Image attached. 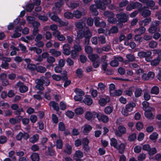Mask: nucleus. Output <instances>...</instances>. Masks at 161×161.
Wrapping results in <instances>:
<instances>
[{"instance_id":"f257e3e1","label":"nucleus","mask_w":161,"mask_h":161,"mask_svg":"<svg viewBox=\"0 0 161 161\" xmlns=\"http://www.w3.org/2000/svg\"><path fill=\"white\" fill-rule=\"evenodd\" d=\"M152 53L151 51L140 52L138 53V55L141 58H145V60L147 62H150L152 59L151 56Z\"/></svg>"},{"instance_id":"f03ea898","label":"nucleus","mask_w":161,"mask_h":161,"mask_svg":"<svg viewBox=\"0 0 161 161\" xmlns=\"http://www.w3.org/2000/svg\"><path fill=\"white\" fill-rule=\"evenodd\" d=\"M76 95L74 97V99L76 101H81L83 99L82 96L85 95L84 92L79 88H76L74 91Z\"/></svg>"},{"instance_id":"7ed1b4c3","label":"nucleus","mask_w":161,"mask_h":161,"mask_svg":"<svg viewBox=\"0 0 161 161\" xmlns=\"http://www.w3.org/2000/svg\"><path fill=\"white\" fill-rule=\"evenodd\" d=\"M139 11L142 16L146 18L149 17L151 14L150 11L148 9L147 7L144 6L140 7L139 9Z\"/></svg>"},{"instance_id":"20e7f679","label":"nucleus","mask_w":161,"mask_h":161,"mask_svg":"<svg viewBox=\"0 0 161 161\" xmlns=\"http://www.w3.org/2000/svg\"><path fill=\"white\" fill-rule=\"evenodd\" d=\"M118 22H126L128 21V16L125 13L121 12L116 15Z\"/></svg>"},{"instance_id":"39448f33","label":"nucleus","mask_w":161,"mask_h":161,"mask_svg":"<svg viewBox=\"0 0 161 161\" xmlns=\"http://www.w3.org/2000/svg\"><path fill=\"white\" fill-rule=\"evenodd\" d=\"M159 21L155 20L152 22L151 26L148 29V31L150 33H153L156 32L158 30V26L160 24Z\"/></svg>"},{"instance_id":"423d86ee","label":"nucleus","mask_w":161,"mask_h":161,"mask_svg":"<svg viewBox=\"0 0 161 161\" xmlns=\"http://www.w3.org/2000/svg\"><path fill=\"white\" fill-rule=\"evenodd\" d=\"M136 104L133 102H131L127 104L126 105L125 109L123 111L124 114L125 116L128 115V112H130L133 110L134 108L136 106Z\"/></svg>"},{"instance_id":"0eeeda50","label":"nucleus","mask_w":161,"mask_h":161,"mask_svg":"<svg viewBox=\"0 0 161 161\" xmlns=\"http://www.w3.org/2000/svg\"><path fill=\"white\" fill-rule=\"evenodd\" d=\"M82 144L83 145V149L86 152H88L90 150L89 146V140L87 137H84L81 140Z\"/></svg>"},{"instance_id":"6e6552de","label":"nucleus","mask_w":161,"mask_h":161,"mask_svg":"<svg viewBox=\"0 0 161 161\" xmlns=\"http://www.w3.org/2000/svg\"><path fill=\"white\" fill-rule=\"evenodd\" d=\"M96 118L99 121H102L104 123H106L109 121L108 117L100 112L97 113Z\"/></svg>"},{"instance_id":"1a4fd4ad","label":"nucleus","mask_w":161,"mask_h":161,"mask_svg":"<svg viewBox=\"0 0 161 161\" xmlns=\"http://www.w3.org/2000/svg\"><path fill=\"white\" fill-rule=\"evenodd\" d=\"M11 108L14 110V113L16 115H20L22 112H23V109L22 108H19V106L17 104H13L11 105Z\"/></svg>"},{"instance_id":"9d476101","label":"nucleus","mask_w":161,"mask_h":161,"mask_svg":"<svg viewBox=\"0 0 161 161\" xmlns=\"http://www.w3.org/2000/svg\"><path fill=\"white\" fill-rule=\"evenodd\" d=\"M19 88V91L20 92L23 93L26 92L28 89L27 86L25 85L22 82H19L17 83L16 87Z\"/></svg>"},{"instance_id":"9b49d317","label":"nucleus","mask_w":161,"mask_h":161,"mask_svg":"<svg viewBox=\"0 0 161 161\" xmlns=\"http://www.w3.org/2000/svg\"><path fill=\"white\" fill-rule=\"evenodd\" d=\"M126 131V128L123 125H120L118 127V131L115 132V135L119 137H121L122 135L125 134Z\"/></svg>"},{"instance_id":"f8f14e48","label":"nucleus","mask_w":161,"mask_h":161,"mask_svg":"<svg viewBox=\"0 0 161 161\" xmlns=\"http://www.w3.org/2000/svg\"><path fill=\"white\" fill-rule=\"evenodd\" d=\"M157 56L153 60H151L150 64L153 66H156L159 64L161 60V53H157Z\"/></svg>"},{"instance_id":"ddd939ff","label":"nucleus","mask_w":161,"mask_h":161,"mask_svg":"<svg viewBox=\"0 0 161 161\" xmlns=\"http://www.w3.org/2000/svg\"><path fill=\"white\" fill-rule=\"evenodd\" d=\"M36 85L35 87L39 90L43 91L44 90V88L43 86L44 84L43 80L42 79H37L35 80Z\"/></svg>"},{"instance_id":"4468645a","label":"nucleus","mask_w":161,"mask_h":161,"mask_svg":"<svg viewBox=\"0 0 161 161\" xmlns=\"http://www.w3.org/2000/svg\"><path fill=\"white\" fill-rule=\"evenodd\" d=\"M97 114V112H93L92 113H91L90 111H86L85 116V118L88 120H90L92 118H96Z\"/></svg>"},{"instance_id":"2eb2a0df","label":"nucleus","mask_w":161,"mask_h":161,"mask_svg":"<svg viewBox=\"0 0 161 161\" xmlns=\"http://www.w3.org/2000/svg\"><path fill=\"white\" fill-rule=\"evenodd\" d=\"M17 116V119L16 118H12L9 119V123L12 125H14L16 124L19 123L21 121V119L23 117L20 115H18Z\"/></svg>"},{"instance_id":"dca6fc26","label":"nucleus","mask_w":161,"mask_h":161,"mask_svg":"<svg viewBox=\"0 0 161 161\" xmlns=\"http://www.w3.org/2000/svg\"><path fill=\"white\" fill-rule=\"evenodd\" d=\"M70 46L68 44H65L63 46V53L67 56L69 55L70 53Z\"/></svg>"},{"instance_id":"f3484780","label":"nucleus","mask_w":161,"mask_h":161,"mask_svg":"<svg viewBox=\"0 0 161 161\" xmlns=\"http://www.w3.org/2000/svg\"><path fill=\"white\" fill-rule=\"evenodd\" d=\"M82 101L85 104L88 106H90L93 103L92 99L88 95L85 96V98Z\"/></svg>"},{"instance_id":"a211bd4d","label":"nucleus","mask_w":161,"mask_h":161,"mask_svg":"<svg viewBox=\"0 0 161 161\" xmlns=\"http://www.w3.org/2000/svg\"><path fill=\"white\" fill-rule=\"evenodd\" d=\"M155 2L153 0H148L146 4V5L149 7H151L150 8L153 10L157 9L158 8V7L157 6H155Z\"/></svg>"},{"instance_id":"6ab92c4d","label":"nucleus","mask_w":161,"mask_h":161,"mask_svg":"<svg viewBox=\"0 0 161 161\" xmlns=\"http://www.w3.org/2000/svg\"><path fill=\"white\" fill-rule=\"evenodd\" d=\"M88 58L92 62L100 60V58L97 54H92L88 56Z\"/></svg>"},{"instance_id":"aec40b11","label":"nucleus","mask_w":161,"mask_h":161,"mask_svg":"<svg viewBox=\"0 0 161 161\" xmlns=\"http://www.w3.org/2000/svg\"><path fill=\"white\" fill-rule=\"evenodd\" d=\"M125 146L123 143H121L119 145H117L115 148L118 151V152L120 154H123L125 148Z\"/></svg>"},{"instance_id":"412c9836","label":"nucleus","mask_w":161,"mask_h":161,"mask_svg":"<svg viewBox=\"0 0 161 161\" xmlns=\"http://www.w3.org/2000/svg\"><path fill=\"white\" fill-rule=\"evenodd\" d=\"M97 7L95 4H92L90 6V10L92 12V14L95 16H97L98 14V12L97 10Z\"/></svg>"},{"instance_id":"4be33fe9","label":"nucleus","mask_w":161,"mask_h":161,"mask_svg":"<svg viewBox=\"0 0 161 161\" xmlns=\"http://www.w3.org/2000/svg\"><path fill=\"white\" fill-rule=\"evenodd\" d=\"M144 115L148 119H153V115L151 112V108L149 110L145 111Z\"/></svg>"},{"instance_id":"5701e85b","label":"nucleus","mask_w":161,"mask_h":161,"mask_svg":"<svg viewBox=\"0 0 161 161\" xmlns=\"http://www.w3.org/2000/svg\"><path fill=\"white\" fill-rule=\"evenodd\" d=\"M72 146L69 144H67L66 145L65 149L64 150V152L65 153L70 155L72 153Z\"/></svg>"},{"instance_id":"b1692460","label":"nucleus","mask_w":161,"mask_h":161,"mask_svg":"<svg viewBox=\"0 0 161 161\" xmlns=\"http://www.w3.org/2000/svg\"><path fill=\"white\" fill-rule=\"evenodd\" d=\"M109 101V99L107 98H101L99 100V103L101 106H104Z\"/></svg>"},{"instance_id":"393cba45","label":"nucleus","mask_w":161,"mask_h":161,"mask_svg":"<svg viewBox=\"0 0 161 161\" xmlns=\"http://www.w3.org/2000/svg\"><path fill=\"white\" fill-rule=\"evenodd\" d=\"M95 5L97 6V8L101 9L103 10H105V8H103V2L101 0H96L95 2Z\"/></svg>"},{"instance_id":"a878e982","label":"nucleus","mask_w":161,"mask_h":161,"mask_svg":"<svg viewBox=\"0 0 161 161\" xmlns=\"http://www.w3.org/2000/svg\"><path fill=\"white\" fill-rule=\"evenodd\" d=\"M131 6L133 9L138 8L142 7V5L140 3L138 2H132L130 3Z\"/></svg>"},{"instance_id":"bb28decb","label":"nucleus","mask_w":161,"mask_h":161,"mask_svg":"<svg viewBox=\"0 0 161 161\" xmlns=\"http://www.w3.org/2000/svg\"><path fill=\"white\" fill-rule=\"evenodd\" d=\"M73 17L76 18H80L82 16V13L78 10H75L73 12Z\"/></svg>"},{"instance_id":"cd10ccee","label":"nucleus","mask_w":161,"mask_h":161,"mask_svg":"<svg viewBox=\"0 0 161 161\" xmlns=\"http://www.w3.org/2000/svg\"><path fill=\"white\" fill-rule=\"evenodd\" d=\"M92 129V126L89 125H84L83 132L84 133H88Z\"/></svg>"},{"instance_id":"c85d7f7f","label":"nucleus","mask_w":161,"mask_h":161,"mask_svg":"<svg viewBox=\"0 0 161 161\" xmlns=\"http://www.w3.org/2000/svg\"><path fill=\"white\" fill-rule=\"evenodd\" d=\"M63 142L61 139H57L56 140V147L57 148L62 149L63 147Z\"/></svg>"},{"instance_id":"c756f323","label":"nucleus","mask_w":161,"mask_h":161,"mask_svg":"<svg viewBox=\"0 0 161 161\" xmlns=\"http://www.w3.org/2000/svg\"><path fill=\"white\" fill-rule=\"evenodd\" d=\"M104 15L106 17L109 19L111 18L112 17H114V13L111 12L109 11H105L103 13Z\"/></svg>"},{"instance_id":"7c9ffc66","label":"nucleus","mask_w":161,"mask_h":161,"mask_svg":"<svg viewBox=\"0 0 161 161\" xmlns=\"http://www.w3.org/2000/svg\"><path fill=\"white\" fill-rule=\"evenodd\" d=\"M39 137L38 135L36 134L32 137L30 139V141L32 143H34L36 142L39 140Z\"/></svg>"},{"instance_id":"2f4dec72","label":"nucleus","mask_w":161,"mask_h":161,"mask_svg":"<svg viewBox=\"0 0 161 161\" xmlns=\"http://www.w3.org/2000/svg\"><path fill=\"white\" fill-rule=\"evenodd\" d=\"M113 108L109 106H106L104 108V112L106 114H110L113 111Z\"/></svg>"},{"instance_id":"473e14b6","label":"nucleus","mask_w":161,"mask_h":161,"mask_svg":"<svg viewBox=\"0 0 161 161\" xmlns=\"http://www.w3.org/2000/svg\"><path fill=\"white\" fill-rule=\"evenodd\" d=\"M122 91L121 90L119 89L115 90L114 92L110 93V96H119L122 95Z\"/></svg>"},{"instance_id":"72a5a7b5","label":"nucleus","mask_w":161,"mask_h":161,"mask_svg":"<svg viewBox=\"0 0 161 161\" xmlns=\"http://www.w3.org/2000/svg\"><path fill=\"white\" fill-rule=\"evenodd\" d=\"M51 104H52V106L54 110H55L57 112H58L59 111V108L58 103L54 101H51Z\"/></svg>"},{"instance_id":"f704fd0d","label":"nucleus","mask_w":161,"mask_h":161,"mask_svg":"<svg viewBox=\"0 0 161 161\" xmlns=\"http://www.w3.org/2000/svg\"><path fill=\"white\" fill-rule=\"evenodd\" d=\"M43 94V92L42 91H39L37 93V94L34 95L33 96V97L38 100H42V97L41 96V95Z\"/></svg>"},{"instance_id":"c9c22d12","label":"nucleus","mask_w":161,"mask_h":161,"mask_svg":"<svg viewBox=\"0 0 161 161\" xmlns=\"http://www.w3.org/2000/svg\"><path fill=\"white\" fill-rule=\"evenodd\" d=\"M159 92V88L156 86L153 87L151 90V93L152 94H154L157 95Z\"/></svg>"},{"instance_id":"e433bc0d","label":"nucleus","mask_w":161,"mask_h":161,"mask_svg":"<svg viewBox=\"0 0 161 161\" xmlns=\"http://www.w3.org/2000/svg\"><path fill=\"white\" fill-rule=\"evenodd\" d=\"M83 156V152L80 150H78L75 152L74 158H75V157H76L78 158H82Z\"/></svg>"},{"instance_id":"4c0bfd02","label":"nucleus","mask_w":161,"mask_h":161,"mask_svg":"<svg viewBox=\"0 0 161 161\" xmlns=\"http://www.w3.org/2000/svg\"><path fill=\"white\" fill-rule=\"evenodd\" d=\"M31 158L32 161H39V157L38 154L36 153H33L31 155Z\"/></svg>"},{"instance_id":"58836bf2","label":"nucleus","mask_w":161,"mask_h":161,"mask_svg":"<svg viewBox=\"0 0 161 161\" xmlns=\"http://www.w3.org/2000/svg\"><path fill=\"white\" fill-rule=\"evenodd\" d=\"M75 112L76 114L80 115H81L83 113L84 110L81 107H78L75 109Z\"/></svg>"},{"instance_id":"ea45409f","label":"nucleus","mask_w":161,"mask_h":161,"mask_svg":"<svg viewBox=\"0 0 161 161\" xmlns=\"http://www.w3.org/2000/svg\"><path fill=\"white\" fill-rule=\"evenodd\" d=\"M64 16L65 18L68 19H71L74 17L73 13L68 11L65 12L64 14Z\"/></svg>"},{"instance_id":"a19ab883","label":"nucleus","mask_w":161,"mask_h":161,"mask_svg":"<svg viewBox=\"0 0 161 161\" xmlns=\"http://www.w3.org/2000/svg\"><path fill=\"white\" fill-rule=\"evenodd\" d=\"M117 144L118 142L116 139L113 138L110 139V144L111 146L115 148L116 147Z\"/></svg>"},{"instance_id":"79ce46f5","label":"nucleus","mask_w":161,"mask_h":161,"mask_svg":"<svg viewBox=\"0 0 161 161\" xmlns=\"http://www.w3.org/2000/svg\"><path fill=\"white\" fill-rule=\"evenodd\" d=\"M158 135L156 132H153L152 134L150 135L149 139L152 140H156L158 137Z\"/></svg>"},{"instance_id":"37998d69","label":"nucleus","mask_w":161,"mask_h":161,"mask_svg":"<svg viewBox=\"0 0 161 161\" xmlns=\"http://www.w3.org/2000/svg\"><path fill=\"white\" fill-rule=\"evenodd\" d=\"M142 92V90L141 88H137L136 89L135 92V97H138L141 96Z\"/></svg>"},{"instance_id":"c03bdc74","label":"nucleus","mask_w":161,"mask_h":161,"mask_svg":"<svg viewBox=\"0 0 161 161\" xmlns=\"http://www.w3.org/2000/svg\"><path fill=\"white\" fill-rule=\"evenodd\" d=\"M136 138V135L135 133L131 134L128 137V140L130 142L134 141Z\"/></svg>"},{"instance_id":"a18cd8bd","label":"nucleus","mask_w":161,"mask_h":161,"mask_svg":"<svg viewBox=\"0 0 161 161\" xmlns=\"http://www.w3.org/2000/svg\"><path fill=\"white\" fill-rule=\"evenodd\" d=\"M8 140V138L5 136L2 135L0 136V144H3L6 143Z\"/></svg>"},{"instance_id":"49530a36","label":"nucleus","mask_w":161,"mask_h":161,"mask_svg":"<svg viewBox=\"0 0 161 161\" xmlns=\"http://www.w3.org/2000/svg\"><path fill=\"white\" fill-rule=\"evenodd\" d=\"M58 130L61 131H63L66 129L65 126L63 122H59L58 124Z\"/></svg>"},{"instance_id":"de8ad7c7","label":"nucleus","mask_w":161,"mask_h":161,"mask_svg":"<svg viewBox=\"0 0 161 161\" xmlns=\"http://www.w3.org/2000/svg\"><path fill=\"white\" fill-rule=\"evenodd\" d=\"M152 18L150 17H146L145 19L142 20V22L143 23L144 25L146 26L148 25L150 22L151 21Z\"/></svg>"},{"instance_id":"09e8293b","label":"nucleus","mask_w":161,"mask_h":161,"mask_svg":"<svg viewBox=\"0 0 161 161\" xmlns=\"http://www.w3.org/2000/svg\"><path fill=\"white\" fill-rule=\"evenodd\" d=\"M70 52L71 58L73 59H74L76 58L79 53L73 49L70 51Z\"/></svg>"},{"instance_id":"8fccbe9b","label":"nucleus","mask_w":161,"mask_h":161,"mask_svg":"<svg viewBox=\"0 0 161 161\" xmlns=\"http://www.w3.org/2000/svg\"><path fill=\"white\" fill-rule=\"evenodd\" d=\"M157 153V149L154 147H153L152 148L150 147L148 152V154L149 155H153L156 153Z\"/></svg>"},{"instance_id":"3c124183","label":"nucleus","mask_w":161,"mask_h":161,"mask_svg":"<svg viewBox=\"0 0 161 161\" xmlns=\"http://www.w3.org/2000/svg\"><path fill=\"white\" fill-rule=\"evenodd\" d=\"M79 59L80 61L82 63H85L87 60V57L83 54L80 55Z\"/></svg>"},{"instance_id":"603ef678","label":"nucleus","mask_w":161,"mask_h":161,"mask_svg":"<svg viewBox=\"0 0 161 161\" xmlns=\"http://www.w3.org/2000/svg\"><path fill=\"white\" fill-rule=\"evenodd\" d=\"M126 57L129 62L133 61L135 59L134 56L130 54L126 55Z\"/></svg>"},{"instance_id":"864d4df0","label":"nucleus","mask_w":161,"mask_h":161,"mask_svg":"<svg viewBox=\"0 0 161 161\" xmlns=\"http://www.w3.org/2000/svg\"><path fill=\"white\" fill-rule=\"evenodd\" d=\"M51 53L54 56L57 57L61 55V53L60 51H56L54 49H51Z\"/></svg>"},{"instance_id":"5fc2aeb1","label":"nucleus","mask_w":161,"mask_h":161,"mask_svg":"<svg viewBox=\"0 0 161 161\" xmlns=\"http://www.w3.org/2000/svg\"><path fill=\"white\" fill-rule=\"evenodd\" d=\"M14 153L15 152L13 150L11 151L8 153V156L11 158L12 161H16V158L15 156H14Z\"/></svg>"},{"instance_id":"6e6d98bb","label":"nucleus","mask_w":161,"mask_h":161,"mask_svg":"<svg viewBox=\"0 0 161 161\" xmlns=\"http://www.w3.org/2000/svg\"><path fill=\"white\" fill-rule=\"evenodd\" d=\"M73 49L79 53L81 51L82 47L79 44H75L74 46Z\"/></svg>"},{"instance_id":"4d7b16f0","label":"nucleus","mask_w":161,"mask_h":161,"mask_svg":"<svg viewBox=\"0 0 161 161\" xmlns=\"http://www.w3.org/2000/svg\"><path fill=\"white\" fill-rule=\"evenodd\" d=\"M41 55L42 56L43 58H47V61L48 63H50V57H49V54L47 52L43 53Z\"/></svg>"},{"instance_id":"13d9d810","label":"nucleus","mask_w":161,"mask_h":161,"mask_svg":"<svg viewBox=\"0 0 161 161\" xmlns=\"http://www.w3.org/2000/svg\"><path fill=\"white\" fill-rule=\"evenodd\" d=\"M149 45L150 48H154L156 47L158 45V43L156 42L151 41L149 43Z\"/></svg>"},{"instance_id":"bf43d9fd","label":"nucleus","mask_w":161,"mask_h":161,"mask_svg":"<svg viewBox=\"0 0 161 161\" xmlns=\"http://www.w3.org/2000/svg\"><path fill=\"white\" fill-rule=\"evenodd\" d=\"M66 116L70 119H72L73 118L74 115V113L70 110L67 111L65 114Z\"/></svg>"},{"instance_id":"052dcab7","label":"nucleus","mask_w":161,"mask_h":161,"mask_svg":"<svg viewBox=\"0 0 161 161\" xmlns=\"http://www.w3.org/2000/svg\"><path fill=\"white\" fill-rule=\"evenodd\" d=\"M142 105L143 106V109L145 111L147 108L149 107V103L147 101H144L142 103Z\"/></svg>"},{"instance_id":"680f3d73","label":"nucleus","mask_w":161,"mask_h":161,"mask_svg":"<svg viewBox=\"0 0 161 161\" xmlns=\"http://www.w3.org/2000/svg\"><path fill=\"white\" fill-rule=\"evenodd\" d=\"M75 74L79 78H80L83 75L82 74V69L80 68H78L77 69L76 71Z\"/></svg>"},{"instance_id":"e2e57ef3","label":"nucleus","mask_w":161,"mask_h":161,"mask_svg":"<svg viewBox=\"0 0 161 161\" xmlns=\"http://www.w3.org/2000/svg\"><path fill=\"white\" fill-rule=\"evenodd\" d=\"M136 127L137 130H140L143 128V125L142 122L139 121L136 123Z\"/></svg>"},{"instance_id":"0e129e2a","label":"nucleus","mask_w":161,"mask_h":161,"mask_svg":"<svg viewBox=\"0 0 161 161\" xmlns=\"http://www.w3.org/2000/svg\"><path fill=\"white\" fill-rule=\"evenodd\" d=\"M119 64V63L116 60L115 58L110 63V65L112 67H117L118 66Z\"/></svg>"},{"instance_id":"69168bd1","label":"nucleus","mask_w":161,"mask_h":161,"mask_svg":"<svg viewBox=\"0 0 161 161\" xmlns=\"http://www.w3.org/2000/svg\"><path fill=\"white\" fill-rule=\"evenodd\" d=\"M36 69L38 72L41 73L44 72L46 70L45 67L42 66L37 67Z\"/></svg>"},{"instance_id":"338daca9","label":"nucleus","mask_w":161,"mask_h":161,"mask_svg":"<svg viewBox=\"0 0 161 161\" xmlns=\"http://www.w3.org/2000/svg\"><path fill=\"white\" fill-rule=\"evenodd\" d=\"M84 35L85 38H90L92 36V34L89 30L84 31Z\"/></svg>"},{"instance_id":"774afa93","label":"nucleus","mask_w":161,"mask_h":161,"mask_svg":"<svg viewBox=\"0 0 161 161\" xmlns=\"http://www.w3.org/2000/svg\"><path fill=\"white\" fill-rule=\"evenodd\" d=\"M146 158V155L144 153H140L137 157V159L139 161H142Z\"/></svg>"}]
</instances>
